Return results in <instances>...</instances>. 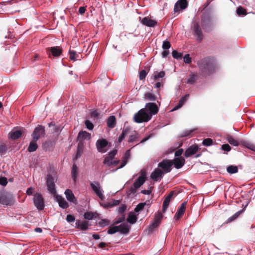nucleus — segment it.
Returning <instances> with one entry per match:
<instances>
[{
    "instance_id": "nucleus-1",
    "label": "nucleus",
    "mask_w": 255,
    "mask_h": 255,
    "mask_svg": "<svg viewBox=\"0 0 255 255\" xmlns=\"http://www.w3.org/2000/svg\"><path fill=\"white\" fill-rule=\"evenodd\" d=\"M201 74L203 76H207L213 73L215 70L214 60L210 58H205L198 62Z\"/></svg>"
},
{
    "instance_id": "nucleus-2",
    "label": "nucleus",
    "mask_w": 255,
    "mask_h": 255,
    "mask_svg": "<svg viewBox=\"0 0 255 255\" xmlns=\"http://www.w3.org/2000/svg\"><path fill=\"white\" fill-rule=\"evenodd\" d=\"M151 119V114H149L148 111L144 108L140 109L134 114L133 117L134 121L136 123L147 122Z\"/></svg>"
},
{
    "instance_id": "nucleus-3",
    "label": "nucleus",
    "mask_w": 255,
    "mask_h": 255,
    "mask_svg": "<svg viewBox=\"0 0 255 255\" xmlns=\"http://www.w3.org/2000/svg\"><path fill=\"white\" fill-rule=\"evenodd\" d=\"M139 174V176L138 178L134 181L133 184L134 190L139 188L144 184V182L145 181L147 175L146 170L144 169H141Z\"/></svg>"
},
{
    "instance_id": "nucleus-4",
    "label": "nucleus",
    "mask_w": 255,
    "mask_h": 255,
    "mask_svg": "<svg viewBox=\"0 0 255 255\" xmlns=\"http://www.w3.org/2000/svg\"><path fill=\"white\" fill-rule=\"evenodd\" d=\"M173 162L168 159H163L158 164V167L162 170L163 173H167L170 172L172 170Z\"/></svg>"
},
{
    "instance_id": "nucleus-5",
    "label": "nucleus",
    "mask_w": 255,
    "mask_h": 255,
    "mask_svg": "<svg viewBox=\"0 0 255 255\" xmlns=\"http://www.w3.org/2000/svg\"><path fill=\"white\" fill-rule=\"evenodd\" d=\"M46 186L49 193L52 195H55L56 194L55 179L54 178L50 175L47 176Z\"/></svg>"
},
{
    "instance_id": "nucleus-6",
    "label": "nucleus",
    "mask_w": 255,
    "mask_h": 255,
    "mask_svg": "<svg viewBox=\"0 0 255 255\" xmlns=\"http://www.w3.org/2000/svg\"><path fill=\"white\" fill-rule=\"evenodd\" d=\"M33 202L36 208L41 211L44 208V199L40 193H36L34 195Z\"/></svg>"
},
{
    "instance_id": "nucleus-7",
    "label": "nucleus",
    "mask_w": 255,
    "mask_h": 255,
    "mask_svg": "<svg viewBox=\"0 0 255 255\" xmlns=\"http://www.w3.org/2000/svg\"><path fill=\"white\" fill-rule=\"evenodd\" d=\"M90 186L92 190L96 193L97 196L101 200H103L105 199V196L103 194L104 191L101 188L100 184L98 182H92Z\"/></svg>"
},
{
    "instance_id": "nucleus-8",
    "label": "nucleus",
    "mask_w": 255,
    "mask_h": 255,
    "mask_svg": "<svg viewBox=\"0 0 255 255\" xmlns=\"http://www.w3.org/2000/svg\"><path fill=\"white\" fill-rule=\"evenodd\" d=\"M193 30L194 35L196 37L197 41L201 42L203 39L204 35L198 22H194L193 23Z\"/></svg>"
},
{
    "instance_id": "nucleus-9",
    "label": "nucleus",
    "mask_w": 255,
    "mask_h": 255,
    "mask_svg": "<svg viewBox=\"0 0 255 255\" xmlns=\"http://www.w3.org/2000/svg\"><path fill=\"white\" fill-rule=\"evenodd\" d=\"M108 142L106 139L101 138L98 139L96 143L98 151L101 153H105L107 151L106 147Z\"/></svg>"
},
{
    "instance_id": "nucleus-10",
    "label": "nucleus",
    "mask_w": 255,
    "mask_h": 255,
    "mask_svg": "<svg viewBox=\"0 0 255 255\" xmlns=\"http://www.w3.org/2000/svg\"><path fill=\"white\" fill-rule=\"evenodd\" d=\"M45 134L44 127L42 126H38L34 128L32 134V139L37 140L41 136H44Z\"/></svg>"
},
{
    "instance_id": "nucleus-11",
    "label": "nucleus",
    "mask_w": 255,
    "mask_h": 255,
    "mask_svg": "<svg viewBox=\"0 0 255 255\" xmlns=\"http://www.w3.org/2000/svg\"><path fill=\"white\" fill-rule=\"evenodd\" d=\"M201 25L205 31H209L212 25V22L211 18L209 16H205L203 17L201 20Z\"/></svg>"
},
{
    "instance_id": "nucleus-12",
    "label": "nucleus",
    "mask_w": 255,
    "mask_h": 255,
    "mask_svg": "<svg viewBox=\"0 0 255 255\" xmlns=\"http://www.w3.org/2000/svg\"><path fill=\"white\" fill-rule=\"evenodd\" d=\"M144 109H146L148 111V114H151V118L153 115L156 114L159 111L157 106L154 103L146 104Z\"/></svg>"
},
{
    "instance_id": "nucleus-13",
    "label": "nucleus",
    "mask_w": 255,
    "mask_h": 255,
    "mask_svg": "<svg viewBox=\"0 0 255 255\" xmlns=\"http://www.w3.org/2000/svg\"><path fill=\"white\" fill-rule=\"evenodd\" d=\"M162 217V215L161 214H159L155 216L153 223H152L148 227V233H152L154 231V230L159 226Z\"/></svg>"
},
{
    "instance_id": "nucleus-14",
    "label": "nucleus",
    "mask_w": 255,
    "mask_h": 255,
    "mask_svg": "<svg viewBox=\"0 0 255 255\" xmlns=\"http://www.w3.org/2000/svg\"><path fill=\"white\" fill-rule=\"evenodd\" d=\"M139 20L143 25L147 27H154L157 24L156 20L152 19L148 16L144 17L142 19L140 17Z\"/></svg>"
},
{
    "instance_id": "nucleus-15",
    "label": "nucleus",
    "mask_w": 255,
    "mask_h": 255,
    "mask_svg": "<svg viewBox=\"0 0 255 255\" xmlns=\"http://www.w3.org/2000/svg\"><path fill=\"white\" fill-rule=\"evenodd\" d=\"M163 174V172L158 167L151 173L150 177L154 181H158L162 178Z\"/></svg>"
},
{
    "instance_id": "nucleus-16",
    "label": "nucleus",
    "mask_w": 255,
    "mask_h": 255,
    "mask_svg": "<svg viewBox=\"0 0 255 255\" xmlns=\"http://www.w3.org/2000/svg\"><path fill=\"white\" fill-rule=\"evenodd\" d=\"M13 202V198L11 196L2 194L0 195V204L4 205H10Z\"/></svg>"
},
{
    "instance_id": "nucleus-17",
    "label": "nucleus",
    "mask_w": 255,
    "mask_h": 255,
    "mask_svg": "<svg viewBox=\"0 0 255 255\" xmlns=\"http://www.w3.org/2000/svg\"><path fill=\"white\" fill-rule=\"evenodd\" d=\"M188 6V2L187 0H178L174 5V11L177 12L180 9H184Z\"/></svg>"
},
{
    "instance_id": "nucleus-18",
    "label": "nucleus",
    "mask_w": 255,
    "mask_h": 255,
    "mask_svg": "<svg viewBox=\"0 0 255 255\" xmlns=\"http://www.w3.org/2000/svg\"><path fill=\"white\" fill-rule=\"evenodd\" d=\"M64 194L68 201L74 203L75 205L77 204V200H76L74 194L71 190L66 189L64 192Z\"/></svg>"
},
{
    "instance_id": "nucleus-19",
    "label": "nucleus",
    "mask_w": 255,
    "mask_h": 255,
    "mask_svg": "<svg viewBox=\"0 0 255 255\" xmlns=\"http://www.w3.org/2000/svg\"><path fill=\"white\" fill-rule=\"evenodd\" d=\"M89 226V222L86 221H80L78 220L75 223V227L80 229L82 231H86Z\"/></svg>"
},
{
    "instance_id": "nucleus-20",
    "label": "nucleus",
    "mask_w": 255,
    "mask_h": 255,
    "mask_svg": "<svg viewBox=\"0 0 255 255\" xmlns=\"http://www.w3.org/2000/svg\"><path fill=\"white\" fill-rule=\"evenodd\" d=\"M187 205V202H183L180 206L178 208L175 215V218L176 219H179L184 213L186 209V207Z\"/></svg>"
},
{
    "instance_id": "nucleus-21",
    "label": "nucleus",
    "mask_w": 255,
    "mask_h": 255,
    "mask_svg": "<svg viewBox=\"0 0 255 255\" xmlns=\"http://www.w3.org/2000/svg\"><path fill=\"white\" fill-rule=\"evenodd\" d=\"M198 150V147L197 145H192L188 147L184 152V155L186 157H189L190 156L195 154Z\"/></svg>"
},
{
    "instance_id": "nucleus-22",
    "label": "nucleus",
    "mask_w": 255,
    "mask_h": 255,
    "mask_svg": "<svg viewBox=\"0 0 255 255\" xmlns=\"http://www.w3.org/2000/svg\"><path fill=\"white\" fill-rule=\"evenodd\" d=\"M185 162L183 157H176L173 160V164L176 169H180L184 165Z\"/></svg>"
},
{
    "instance_id": "nucleus-23",
    "label": "nucleus",
    "mask_w": 255,
    "mask_h": 255,
    "mask_svg": "<svg viewBox=\"0 0 255 255\" xmlns=\"http://www.w3.org/2000/svg\"><path fill=\"white\" fill-rule=\"evenodd\" d=\"M55 198L61 208L66 209L69 207L68 203L61 196L56 195Z\"/></svg>"
},
{
    "instance_id": "nucleus-24",
    "label": "nucleus",
    "mask_w": 255,
    "mask_h": 255,
    "mask_svg": "<svg viewBox=\"0 0 255 255\" xmlns=\"http://www.w3.org/2000/svg\"><path fill=\"white\" fill-rule=\"evenodd\" d=\"M48 52H50L54 57L60 56L62 53V50L57 46L52 47L47 49Z\"/></svg>"
},
{
    "instance_id": "nucleus-25",
    "label": "nucleus",
    "mask_w": 255,
    "mask_h": 255,
    "mask_svg": "<svg viewBox=\"0 0 255 255\" xmlns=\"http://www.w3.org/2000/svg\"><path fill=\"white\" fill-rule=\"evenodd\" d=\"M119 232L122 234H128L129 232V227L127 224L123 223L120 226H118Z\"/></svg>"
},
{
    "instance_id": "nucleus-26",
    "label": "nucleus",
    "mask_w": 255,
    "mask_h": 255,
    "mask_svg": "<svg viewBox=\"0 0 255 255\" xmlns=\"http://www.w3.org/2000/svg\"><path fill=\"white\" fill-rule=\"evenodd\" d=\"M91 138V133L86 131H80L78 135V140L90 139Z\"/></svg>"
},
{
    "instance_id": "nucleus-27",
    "label": "nucleus",
    "mask_w": 255,
    "mask_h": 255,
    "mask_svg": "<svg viewBox=\"0 0 255 255\" xmlns=\"http://www.w3.org/2000/svg\"><path fill=\"white\" fill-rule=\"evenodd\" d=\"M78 175V168L76 164H73L71 169V176L75 183L77 181V176Z\"/></svg>"
},
{
    "instance_id": "nucleus-28",
    "label": "nucleus",
    "mask_w": 255,
    "mask_h": 255,
    "mask_svg": "<svg viewBox=\"0 0 255 255\" xmlns=\"http://www.w3.org/2000/svg\"><path fill=\"white\" fill-rule=\"evenodd\" d=\"M198 77L197 73H191L189 74L188 78L186 79V83L188 84H193L195 83V81Z\"/></svg>"
},
{
    "instance_id": "nucleus-29",
    "label": "nucleus",
    "mask_w": 255,
    "mask_h": 255,
    "mask_svg": "<svg viewBox=\"0 0 255 255\" xmlns=\"http://www.w3.org/2000/svg\"><path fill=\"white\" fill-rule=\"evenodd\" d=\"M139 140V134L136 131H134L132 133L129 135L128 142L131 143L133 142L138 141Z\"/></svg>"
},
{
    "instance_id": "nucleus-30",
    "label": "nucleus",
    "mask_w": 255,
    "mask_h": 255,
    "mask_svg": "<svg viewBox=\"0 0 255 255\" xmlns=\"http://www.w3.org/2000/svg\"><path fill=\"white\" fill-rule=\"evenodd\" d=\"M22 135V132L20 130H15L9 132V135L12 139H16L20 137Z\"/></svg>"
},
{
    "instance_id": "nucleus-31",
    "label": "nucleus",
    "mask_w": 255,
    "mask_h": 255,
    "mask_svg": "<svg viewBox=\"0 0 255 255\" xmlns=\"http://www.w3.org/2000/svg\"><path fill=\"white\" fill-rule=\"evenodd\" d=\"M116 118L114 116H110L107 120V126L109 128H113L115 127L116 126Z\"/></svg>"
},
{
    "instance_id": "nucleus-32",
    "label": "nucleus",
    "mask_w": 255,
    "mask_h": 255,
    "mask_svg": "<svg viewBox=\"0 0 255 255\" xmlns=\"http://www.w3.org/2000/svg\"><path fill=\"white\" fill-rule=\"evenodd\" d=\"M37 141V140H34V139H33L32 141L30 142L29 145L27 148L28 151L32 152L36 150L38 148V145L36 143Z\"/></svg>"
},
{
    "instance_id": "nucleus-33",
    "label": "nucleus",
    "mask_w": 255,
    "mask_h": 255,
    "mask_svg": "<svg viewBox=\"0 0 255 255\" xmlns=\"http://www.w3.org/2000/svg\"><path fill=\"white\" fill-rule=\"evenodd\" d=\"M127 220L129 223L133 224L136 222L137 218L133 213L130 212L128 215Z\"/></svg>"
},
{
    "instance_id": "nucleus-34",
    "label": "nucleus",
    "mask_w": 255,
    "mask_h": 255,
    "mask_svg": "<svg viewBox=\"0 0 255 255\" xmlns=\"http://www.w3.org/2000/svg\"><path fill=\"white\" fill-rule=\"evenodd\" d=\"M143 98L145 100L154 101L156 99V97L151 93L147 92L144 94Z\"/></svg>"
},
{
    "instance_id": "nucleus-35",
    "label": "nucleus",
    "mask_w": 255,
    "mask_h": 255,
    "mask_svg": "<svg viewBox=\"0 0 255 255\" xmlns=\"http://www.w3.org/2000/svg\"><path fill=\"white\" fill-rule=\"evenodd\" d=\"M129 130V128H124L122 134L119 137V143H121L122 141L125 138V137L128 134Z\"/></svg>"
},
{
    "instance_id": "nucleus-36",
    "label": "nucleus",
    "mask_w": 255,
    "mask_h": 255,
    "mask_svg": "<svg viewBox=\"0 0 255 255\" xmlns=\"http://www.w3.org/2000/svg\"><path fill=\"white\" fill-rule=\"evenodd\" d=\"M227 140L231 145L234 146H238L239 144V142L232 135H228L227 136Z\"/></svg>"
},
{
    "instance_id": "nucleus-37",
    "label": "nucleus",
    "mask_w": 255,
    "mask_h": 255,
    "mask_svg": "<svg viewBox=\"0 0 255 255\" xmlns=\"http://www.w3.org/2000/svg\"><path fill=\"white\" fill-rule=\"evenodd\" d=\"M165 75V72L163 71L158 72L155 71L153 74V78L154 80H156L158 78H162L164 77Z\"/></svg>"
},
{
    "instance_id": "nucleus-38",
    "label": "nucleus",
    "mask_w": 255,
    "mask_h": 255,
    "mask_svg": "<svg viewBox=\"0 0 255 255\" xmlns=\"http://www.w3.org/2000/svg\"><path fill=\"white\" fill-rule=\"evenodd\" d=\"M227 171L230 174H234L238 172V168L236 166L230 165L227 168Z\"/></svg>"
},
{
    "instance_id": "nucleus-39",
    "label": "nucleus",
    "mask_w": 255,
    "mask_h": 255,
    "mask_svg": "<svg viewBox=\"0 0 255 255\" xmlns=\"http://www.w3.org/2000/svg\"><path fill=\"white\" fill-rule=\"evenodd\" d=\"M7 148V146L5 143L0 142V155L5 154Z\"/></svg>"
},
{
    "instance_id": "nucleus-40",
    "label": "nucleus",
    "mask_w": 255,
    "mask_h": 255,
    "mask_svg": "<svg viewBox=\"0 0 255 255\" xmlns=\"http://www.w3.org/2000/svg\"><path fill=\"white\" fill-rule=\"evenodd\" d=\"M70 58L71 60L76 61L77 60V58L79 57V55L77 54L76 51L74 50H69Z\"/></svg>"
},
{
    "instance_id": "nucleus-41",
    "label": "nucleus",
    "mask_w": 255,
    "mask_h": 255,
    "mask_svg": "<svg viewBox=\"0 0 255 255\" xmlns=\"http://www.w3.org/2000/svg\"><path fill=\"white\" fill-rule=\"evenodd\" d=\"M119 232L118 226L110 227L107 231L108 234H114Z\"/></svg>"
},
{
    "instance_id": "nucleus-42",
    "label": "nucleus",
    "mask_w": 255,
    "mask_h": 255,
    "mask_svg": "<svg viewBox=\"0 0 255 255\" xmlns=\"http://www.w3.org/2000/svg\"><path fill=\"white\" fill-rule=\"evenodd\" d=\"M110 220L106 219H102L99 222V224L100 227H104L109 225L110 224Z\"/></svg>"
},
{
    "instance_id": "nucleus-43",
    "label": "nucleus",
    "mask_w": 255,
    "mask_h": 255,
    "mask_svg": "<svg viewBox=\"0 0 255 255\" xmlns=\"http://www.w3.org/2000/svg\"><path fill=\"white\" fill-rule=\"evenodd\" d=\"M90 116L93 119L97 120L100 117V113L97 110H94L90 113Z\"/></svg>"
},
{
    "instance_id": "nucleus-44",
    "label": "nucleus",
    "mask_w": 255,
    "mask_h": 255,
    "mask_svg": "<svg viewBox=\"0 0 255 255\" xmlns=\"http://www.w3.org/2000/svg\"><path fill=\"white\" fill-rule=\"evenodd\" d=\"M146 205V203H139L136 207L134 209V211L135 212H138L140 211H141L143 208L144 207L145 205Z\"/></svg>"
},
{
    "instance_id": "nucleus-45",
    "label": "nucleus",
    "mask_w": 255,
    "mask_h": 255,
    "mask_svg": "<svg viewBox=\"0 0 255 255\" xmlns=\"http://www.w3.org/2000/svg\"><path fill=\"white\" fill-rule=\"evenodd\" d=\"M242 211H243V210L236 212L235 214H234L232 216L230 217L228 219V221L229 222H231L233 221V220H234L235 219H237L241 213L242 212Z\"/></svg>"
},
{
    "instance_id": "nucleus-46",
    "label": "nucleus",
    "mask_w": 255,
    "mask_h": 255,
    "mask_svg": "<svg viewBox=\"0 0 255 255\" xmlns=\"http://www.w3.org/2000/svg\"><path fill=\"white\" fill-rule=\"evenodd\" d=\"M202 144L206 146H210L213 144V140L210 138H205L203 140Z\"/></svg>"
},
{
    "instance_id": "nucleus-47",
    "label": "nucleus",
    "mask_w": 255,
    "mask_h": 255,
    "mask_svg": "<svg viewBox=\"0 0 255 255\" xmlns=\"http://www.w3.org/2000/svg\"><path fill=\"white\" fill-rule=\"evenodd\" d=\"M147 75V72L145 70H142L139 72V79L140 80H144Z\"/></svg>"
},
{
    "instance_id": "nucleus-48",
    "label": "nucleus",
    "mask_w": 255,
    "mask_h": 255,
    "mask_svg": "<svg viewBox=\"0 0 255 255\" xmlns=\"http://www.w3.org/2000/svg\"><path fill=\"white\" fill-rule=\"evenodd\" d=\"M170 201L169 200L165 198L162 205V211L163 212H165L167 210L169 206Z\"/></svg>"
},
{
    "instance_id": "nucleus-49",
    "label": "nucleus",
    "mask_w": 255,
    "mask_h": 255,
    "mask_svg": "<svg viewBox=\"0 0 255 255\" xmlns=\"http://www.w3.org/2000/svg\"><path fill=\"white\" fill-rule=\"evenodd\" d=\"M189 96V94H186L184 96L182 97L179 100L178 104L182 107L184 103L187 101Z\"/></svg>"
},
{
    "instance_id": "nucleus-50",
    "label": "nucleus",
    "mask_w": 255,
    "mask_h": 255,
    "mask_svg": "<svg viewBox=\"0 0 255 255\" xmlns=\"http://www.w3.org/2000/svg\"><path fill=\"white\" fill-rule=\"evenodd\" d=\"M172 55L173 57L176 59H180L182 57V54L181 53H179L176 50H173Z\"/></svg>"
},
{
    "instance_id": "nucleus-51",
    "label": "nucleus",
    "mask_w": 255,
    "mask_h": 255,
    "mask_svg": "<svg viewBox=\"0 0 255 255\" xmlns=\"http://www.w3.org/2000/svg\"><path fill=\"white\" fill-rule=\"evenodd\" d=\"M85 124L86 127V128L89 130H92L94 128V125L92 122H91L89 120H87L85 122Z\"/></svg>"
},
{
    "instance_id": "nucleus-52",
    "label": "nucleus",
    "mask_w": 255,
    "mask_h": 255,
    "mask_svg": "<svg viewBox=\"0 0 255 255\" xmlns=\"http://www.w3.org/2000/svg\"><path fill=\"white\" fill-rule=\"evenodd\" d=\"M112 160L113 159H111V158H110L108 157H105L104 160V161H103V163L105 165H106L107 166H110L111 165H112Z\"/></svg>"
},
{
    "instance_id": "nucleus-53",
    "label": "nucleus",
    "mask_w": 255,
    "mask_h": 255,
    "mask_svg": "<svg viewBox=\"0 0 255 255\" xmlns=\"http://www.w3.org/2000/svg\"><path fill=\"white\" fill-rule=\"evenodd\" d=\"M171 47L170 43L167 40H164L163 42L162 47L164 50H168Z\"/></svg>"
},
{
    "instance_id": "nucleus-54",
    "label": "nucleus",
    "mask_w": 255,
    "mask_h": 255,
    "mask_svg": "<svg viewBox=\"0 0 255 255\" xmlns=\"http://www.w3.org/2000/svg\"><path fill=\"white\" fill-rule=\"evenodd\" d=\"M84 217L87 220H92L94 217L93 213L90 212H86L84 215Z\"/></svg>"
},
{
    "instance_id": "nucleus-55",
    "label": "nucleus",
    "mask_w": 255,
    "mask_h": 255,
    "mask_svg": "<svg viewBox=\"0 0 255 255\" xmlns=\"http://www.w3.org/2000/svg\"><path fill=\"white\" fill-rule=\"evenodd\" d=\"M237 13L238 15H246L247 13L246 9L241 6L238 7Z\"/></svg>"
},
{
    "instance_id": "nucleus-56",
    "label": "nucleus",
    "mask_w": 255,
    "mask_h": 255,
    "mask_svg": "<svg viewBox=\"0 0 255 255\" xmlns=\"http://www.w3.org/2000/svg\"><path fill=\"white\" fill-rule=\"evenodd\" d=\"M183 61L187 64H190L192 62V59L189 54H187L184 56Z\"/></svg>"
},
{
    "instance_id": "nucleus-57",
    "label": "nucleus",
    "mask_w": 255,
    "mask_h": 255,
    "mask_svg": "<svg viewBox=\"0 0 255 255\" xmlns=\"http://www.w3.org/2000/svg\"><path fill=\"white\" fill-rule=\"evenodd\" d=\"M130 157V149H128L126 151L125 154L124 155L123 157V159L126 160L127 161H128Z\"/></svg>"
},
{
    "instance_id": "nucleus-58",
    "label": "nucleus",
    "mask_w": 255,
    "mask_h": 255,
    "mask_svg": "<svg viewBox=\"0 0 255 255\" xmlns=\"http://www.w3.org/2000/svg\"><path fill=\"white\" fill-rule=\"evenodd\" d=\"M75 220V217L71 214L67 215L66 216V221L68 223L74 222Z\"/></svg>"
},
{
    "instance_id": "nucleus-59",
    "label": "nucleus",
    "mask_w": 255,
    "mask_h": 255,
    "mask_svg": "<svg viewBox=\"0 0 255 255\" xmlns=\"http://www.w3.org/2000/svg\"><path fill=\"white\" fill-rule=\"evenodd\" d=\"M117 153V150L114 149L112 151L109 153L108 155L107 156V157L111 158L112 159H114V157Z\"/></svg>"
},
{
    "instance_id": "nucleus-60",
    "label": "nucleus",
    "mask_w": 255,
    "mask_h": 255,
    "mask_svg": "<svg viewBox=\"0 0 255 255\" xmlns=\"http://www.w3.org/2000/svg\"><path fill=\"white\" fill-rule=\"evenodd\" d=\"M126 209V206L125 205H122V206H120L118 209L119 213L123 214L125 212Z\"/></svg>"
},
{
    "instance_id": "nucleus-61",
    "label": "nucleus",
    "mask_w": 255,
    "mask_h": 255,
    "mask_svg": "<svg viewBox=\"0 0 255 255\" xmlns=\"http://www.w3.org/2000/svg\"><path fill=\"white\" fill-rule=\"evenodd\" d=\"M7 184V178L5 177H0V185L2 186H6Z\"/></svg>"
},
{
    "instance_id": "nucleus-62",
    "label": "nucleus",
    "mask_w": 255,
    "mask_h": 255,
    "mask_svg": "<svg viewBox=\"0 0 255 255\" xmlns=\"http://www.w3.org/2000/svg\"><path fill=\"white\" fill-rule=\"evenodd\" d=\"M221 149L224 151H229L231 148L228 144H224L222 145Z\"/></svg>"
},
{
    "instance_id": "nucleus-63",
    "label": "nucleus",
    "mask_w": 255,
    "mask_h": 255,
    "mask_svg": "<svg viewBox=\"0 0 255 255\" xmlns=\"http://www.w3.org/2000/svg\"><path fill=\"white\" fill-rule=\"evenodd\" d=\"M125 215H123L121 217H119L117 220L114 222L115 224H118L125 221Z\"/></svg>"
},
{
    "instance_id": "nucleus-64",
    "label": "nucleus",
    "mask_w": 255,
    "mask_h": 255,
    "mask_svg": "<svg viewBox=\"0 0 255 255\" xmlns=\"http://www.w3.org/2000/svg\"><path fill=\"white\" fill-rule=\"evenodd\" d=\"M82 152L83 149L77 148L76 154L75 157V159H77L79 157H80L81 156Z\"/></svg>"
}]
</instances>
